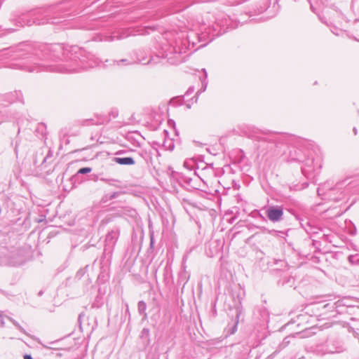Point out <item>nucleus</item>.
<instances>
[{
    "instance_id": "1",
    "label": "nucleus",
    "mask_w": 359,
    "mask_h": 359,
    "mask_svg": "<svg viewBox=\"0 0 359 359\" xmlns=\"http://www.w3.org/2000/svg\"><path fill=\"white\" fill-rule=\"evenodd\" d=\"M4 66L29 72L47 71L78 73L97 66L100 60L92 53L76 46L65 47L61 43H20L0 51Z\"/></svg>"
},
{
    "instance_id": "2",
    "label": "nucleus",
    "mask_w": 359,
    "mask_h": 359,
    "mask_svg": "<svg viewBox=\"0 0 359 359\" xmlns=\"http://www.w3.org/2000/svg\"><path fill=\"white\" fill-rule=\"evenodd\" d=\"M79 0H65L58 5L46 9H36L21 14H14L11 20L17 27L41 25L45 24H60L63 29L74 27L69 20H65L76 11L75 6Z\"/></svg>"
},
{
    "instance_id": "3",
    "label": "nucleus",
    "mask_w": 359,
    "mask_h": 359,
    "mask_svg": "<svg viewBox=\"0 0 359 359\" xmlns=\"http://www.w3.org/2000/svg\"><path fill=\"white\" fill-rule=\"evenodd\" d=\"M354 185V182L351 181L349 177L340 180L335 184L331 181H327L318 187L317 192L318 196L338 202L347 198Z\"/></svg>"
},
{
    "instance_id": "4",
    "label": "nucleus",
    "mask_w": 359,
    "mask_h": 359,
    "mask_svg": "<svg viewBox=\"0 0 359 359\" xmlns=\"http://www.w3.org/2000/svg\"><path fill=\"white\" fill-rule=\"evenodd\" d=\"M156 58H166L168 62L171 65H177L184 61L180 48L172 46L167 42L161 46V48L156 53L155 56L151 55L150 59L147 61H145V59L142 58L140 62L144 65L156 64L158 62V61L156 60Z\"/></svg>"
},
{
    "instance_id": "5",
    "label": "nucleus",
    "mask_w": 359,
    "mask_h": 359,
    "mask_svg": "<svg viewBox=\"0 0 359 359\" xmlns=\"http://www.w3.org/2000/svg\"><path fill=\"white\" fill-rule=\"evenodd\" d=\"M227 27H225L224 25L217 22L212 27L205 28V31H202L201 33L196 34L198 41L202 43L196 48H202L205 46L208 43L211 42L215 39L226 32Z\"/></svg>"
},
{
    "instance_id": "6",
    "label": "nucleus",
    "mask_w": 359,
    "mask_h": 359,
    "mask_svg": "<svg viewBox=\"0 0 359 359\" xmlns=\"http://www.w3.org/2000/svg\"><path fill=\"white\" fill-rule=\"evenodd\" d=\"M29 250L26 247H12L5 254L7 264L18 266L25 264L29 257Z\"/></svg>"
},
{
    "instance_id": "7",
    "label": "nucleus",
    "mask_w": 359,
    "mask_h": 359,
    "mask_svg": "<svg viewBox=\"0 0 359 359\" xmlns=\"http://www.w3.org/2000/svg\"><path fill=\"white\" fill-rule=\"evenodd\" d=\"M119 236V230L114 229L108 232L105 238V245L102 256L100 259V264L102 265H107L109 264L112 251L114 245Z\"/></svg>"
},
{
    "instance_id": "8",
    "label": "nucleus",
    "mask_w": 359,
    "mask_h": 359,
    "mask_svg": "<svg viewBox=\"0 0 359 359\" xmlns=\"http://www.w3.org/2000/svg\"><path fill=\"white\" fill-rule=\"evenodd\" d=\"M18 215V210L10 209L8 210V203L4 202L0 205V219L5 224L12 225L20 222V217H16Z\"/></svg>"
},
{
    "instance_id": "9",
    "label": "nucleus",
    "mask_w": 359,
    "mask_h": 359,
    "mask_svg": "<svg viewBox=\"0 0 359 359\" xmlns=\"http://www.w3.org/2000/svg\"><path fill=\"white\" fill-rule=\"evenodd\" d=\"M118 111L116 109H112L108 114V115H101L95 119L86 120L87 125H100L109 123L112 118H115L118 116Z\"/></svg>"
},
{
    "instance_id": "10",
    "label": "nucleus",
    "mask_w": 359,
    "mask_h": 359,
    "mask_svg": "<svg viewBox=\"0 0 359 359\" xmlns=\"http://www.w3.org/2000/svg\"><path fill=\"white\" fill-rule=\"evenodd\" d=\"M266 213L271 222H278L283 219V208L279 205L269 206Z\"/></svg>"
},
{
    "instance_id": "11",
    "label": "nucleus",
    "mask_w": 359,
    "mask_h": 359,
    "mask_svg": "<svg viewBox=\"0 0 359 359\" xmlns=\"http://www.w3.org/2000/svg\"><path fill=\"white\" fill-rule=\"evenodd\" d=\"M180 183H184L189 188L196 189V190H202L204 187V182L202 181L201 178L198 176H195L193 177H189L187 176L180 177Z\"/></svg>"
},
{
    "instance_id": "12",
    "label": "nucleus",
    "mask_w": 359,
    "mask_h": 359,
    "mask_svg": "<svg viewBox=\"0 0 359 359\" xmlns=\"http://www.w3.org/2000/svg\"><path fill=\"white\" fill-rule=\"evenodd\" d=\"M289 136L277 133H269L265 134L262 137L264 141L275 143L276 145L279 144H287L288 142Z\"/></svg>"
},
{
    "instance_id": "13",
    "label": "nucleus",
    "mask_w": 359,
    "mask_h": 359,
    "mask_svg": "<svg viewBox=\"0 0 359 359\" xmlns=\"http://www.w3.org/2000/svg\"><path fill=\"white\" fill-rule=\"evenodd\" d=\"M271 0H255L253 7L250 9L248 14L250 16L260 14L269 8Z\"/></svg>"
},
{
    "instance_id": "14",
    "label": "nucleus",
    "mask_w": 359,
    "mask_h": 359,
    "mask_svg": "<svg viewBox=\"0 0 359 359\" xmlns=\"http://www.w3.org/2000/svg\"><path fill=\"white\" fill-rule=\"evenodd\" d=\"M313 351L316 355H323L326 353H339L341 352V350L339 348L334 347L332 345L330 346V342L326 341L323 344L317 346Z\"/></svg>"
},
{
    "instance_id": "15",
    "label": "nucleus",
    "mask_w": 359,
    "mask_h": 359,
    "mask_svg": "<svg viewBox=\"0 0 359 359\" xmlns=\"http://www.w3.org/2000/svg\"><path fill=\"white\" fill-rule=\"evenodd\" d=\"M324 13L329 15L330 23L339 22L340 20L343 19L342 13L337 9L335 6H332V8L324 11Z\"/></svg>"
},
{
    "instance_id": "16",
    "label": "nucleus",
    "mask_w": 359,
    "mask_h": 359,
    "mask_svg": "<svg viewBox=\"0 0 359 359\" xmlns=\"http://www.w3.org/2000/svg\"><path fill=\"white\" fill-rule=\"evenodd\" d=\"M126 140L133 146L140 147L144 140V137L137 131L129 132L126 134Z\"/></svg>"
},
{
    "instance_id": "17",
    "label": "nucleus",
    "mask_w": 359,
    "mask_h": 359,
    "mask_svg": "<svg viewBox=\"0 0 359 359\" xmlns=\"http://www.w3.org/2000/svg\"><path fill=\"white\" fill-rule=\"evenodd\" d=\"M304 154L301 149L291 147L289 151V161L303 162Z\"/></svg>"
},
{
    "instance_id": "18",
    "label": "nucleus",
    "mask_w": 359,
    "mask_h": 359,
    "mask_svg": "<svg viewBox=\"0 0 359 359\" xmlns=\"http://www.w3.org/2000/svg\"><path fill=\"white\" fill-rule=\"evenodd\" d=\"M338 300L332 304L328 303L323 306V307L327 310H330L331 311H335L338 314H341L347 312V307L345 306H342L340 304V306H338Z\"/></svg>"
},
{
    "instance_id": "19",
    "label": "nucleus",
    "mask_w": 359,
    "mask_h": 359,
    "mask_svg": "<svg viewBox=\"0 0 359 359\" xmlns=\"http://www.w3.org/2000/svg\"><path fill=\"white\" fill-rule=\"evenodd\" d=\"M304 165L302 167V172L304 175H307L314 170V160L313 158H305L304 157V161L302 162Z\"/></svg>"
},
{
    "instance_id": "20",
    "label": "nucleus",
    "mask_w": 359,
    "mask_h": 359,
    "mask_svg": "<svg viewBox=\"0 0 359 359\" xmlns=\"http://www.w3.org/2000/svg\"><path fill=\"white\" fill-rule=\"evenodd\" d=\"M112 161L122 165H133L135 163L133 158L128 156H116L113 158Z\"/></svg>"
},
{
    "instance_id": "21",
    "label": "nucleus",
    "mask_w": 359,
    "mask_h": 359,
    "mask_svg": "<svg viewBox=\"0 0 359 359\" xmlns=\"http://www.w3.org/2000/svg\"><path fill=\"white\" fill-rule=\"evenodd\" d=\"M358 302L357 299L351 297H344L338 300V305L345 306L347 308H352L355 306V303Z\"/></svg>"
},
{
    "instance_id": "22",
    "label": "nucleus",
    "mask_w": 359,
    "mask_h": 359,
    "mask_svg": "<svg viewBox=\"0 0 359 359\" xmlns=\"http://www.w3.org/2000/svg\"><path fill=\"white\" fill-rule=\"evenodd\" d=\"M183 269L178 273V278L177 284L178 285H182V288L185 286L186 283L189 279V273L186 271L185 267L183 266Z\"/></svg>"
},
{
    "instance_id": "23",
    "label": "nucleus",
    "mask_w": 359,
    "mask_h": 359,
    "mask_svg": "<svg viewBox=\"0 0 359 359\" xmlns=\"http://www.w3.org/2000/svg\"><path fill=\"white\" fill-rule=\"evenodd\" d=\"M202 72H203L204 75L202 77H200V79H201V88L200 90H198L197 93H196V95L198 96V95L202 92H204L207 88V86H208V80H207V77H208V74H207V72L205 70V69H202Z\"/></svg>"
},
{
    "instance_id": "24",
    "label": "nucleus",
    "mask_w": 359,
    "mask_h": 359,
    "mask_svg": "<svg viewBox=\"0 0 359 359\" xmlns=\"http://www.w3.org/2000/svg\"><path fill=\"white\" fill-rule=\"evenodd\" d=\"M147 304L143 300L140 301L137 304V311L140 315L143 316V318H147V314L146 313Z\"/></svg>"
},
{
    "instance_id": "25",
    "label": "nucleus",
    "mask_w": 359,
    "mask_h": 359,
    "mask_svg": "<svg viewBox=\"0 0 359 359\" xmlns=\"http://www.w3.org/2000/svg\"><path fill=\"white\" fill-rule=\"evenodd\" d=\"M92 170L91 168H89V167H83V168H80L77 172L76 173V175H74L72 180H74V181H76L77 179L79 177L80 175H86V174H88L89 172H90Z\"/></svg>"
},
{
    "instance_id": "26",
    "label": "nucleus",
    "mask_w": 359,
    "mask_h": 359,
    "mask_svg": "<svg viewBox=\"0 0 359 359\" xmlns=\"http://www.w3.org/2000/svg\"><path fill=\"white\" fill-rule=\"evenodd\" d=\"M100 175H101V174H99V175L93 174L91 175L92 180H93L94 181H97V180H100L101 181H103V182H105L108 183L109 185H114L113 183L114 182H116V180H114V179H106V178H104V177H101Z\"/></svg>"
},
{
    "instance_id": "27",
    "label": "nucleus",
    "mask_w": 359,
    "mask_h": 359,
    "mask_svg": "<svg viewBox=\"0 0 359 359\" xmlns=\"http://www.w3.org/2000/svg\"><path fill=\"white\" fill-rule=\"evenodd\" d=\"M260 316L262 321L268 322L269 318V313L265 307L259 309Z\"/></svg>"
},
{
    "instance_id": "28",
    "label": "nucleus",
    "mask_w": 359,
    "mask_h": 359,
    "mask_svg": "<svg viewBox=\"0 0 359 359\" xmlns=\"http://www.w3.org/2000/svg\"><path fill=\"white\" fill-rule=\"evenodd\" d=\"M348 260L353 265H359V254L349 255Z\"/></svg>"
},
{
    "instance_id": "29",
    "label": "nucleus",
    "mask_w": 359,
    "mask_h": 359,
    "mask_svg": "<svg viewBox=\"0 0 359 359\" xmlns=\"http://www.w3.org/2000/svg\"><path fill=\"white\" fill-rule=\"evenodd\" d=\"M126 37L124 34H119L118 32H114L111 36H107V41H114L115 39H121Z\"/></svg>"
},
{
    "instance_id": "30",
    "label": "nucleus",
    "mask_w": 359,
    "mask_h": 359,
    "mask_svg": "<svg viewBox=\"0 0 359 359\" xmlns=\"http://www.w3.org/2000/svg\"><path fill=\"white\" fill-rule=\"evenodd\" d=\"M53 152L50 149H48L47 154L43 158V159L41 162V166H46V163L48 161V160L50 158H53Z\"/></svg>"
},
{
    "instance_id": "31",
    "label": "nucleus",
    "mask_w": 359,
    "mask_h": 359,
    "mask_svg": "<svg viewBox=\"0 0 359 359\" xmlns=\"http://www.w3.org/2000/svg\"><path fill=\"white\" fill-rule=\"evenodd\" d=\"M294 338V336H287L286 337L284 338V339L283 340L282 343L280 344V346L281 348H285L286 347L290 342V339H293Z\"/></svg>"
},
{
    "instance_id": "32",
    "label": "nucleus",
    "mask_w": 359,
    "mask_h": 359,
    "mask_svg": "<svg viewBox=\"0 0 359 359\" xmlns=\"http://www.w3.org/2000/svg\"><path fill=\"white\" fill-rule=\"evenodd\" d=\"M140 154L145 160L147 163H149V161L151 160V156L150 154L148 153L147 151H142Z\"/></svg>"
},
{
    "instance_id": "33",
    "label": "nucleus",
    "mask_w": 359,
    "mask_h": 359,
    "mask_svg": "<svg viewBox=\"0 0 359 359\" xmlns=\"http://www.w3.org/2000/svg\"><path fill=\"white\" fill-rule=\"evenodd\" d=\"M269 233L275 236L283 237V235L286 234L284 231H276L274 229L269 231Z\"/></svg>"
},
{
    "instance_id": "34",
    "label": "nucleus",
    "mask_w": 359,
    "mask_h": 359,
    "mask_svg": "<svg viewBox=\"0 0 359 359\" xmlns=\"http://www.w3.org/2000/svg\"><path fill=\"white\" fill-rule=\"evenodd\" d=\"M11 322L15 325V327L18 329L21 332L27 334L25 329L15 320L11 319Z\"/></svg>"
},
{
    "instance_id": "35",
    "label": "nucleus",
    "mask_w": 359,
    "mask_h": 359,
    "mask_svg": "<svg viewBox=\"0 0 359 359\" xmlns=\"http://www.w3.org/2000/svg\"><path fill=\"white\" fill-rule=\"evenodd\" d=\"M88 267V266L87 265L84 269L79 270L76 274V278L79 279L81 278V277L86 273Z\"/></svg>"
},
{
    "instance_id": "36",
    "label": "nucleus",
    "mask_w": 359,
    "mask_h": 359,
    "mask_svg": "<svg viewBox=\"0 0 359 359\" xmlns=\"http://www.w3.org/2000/svg\"><path fill=\"white\" fill-rule=\"evenodd\" d=\"M115 62L118 65H130L131 64V62H130L128 60L126 59H122V60H117V61H115Z\"/></svg>"
},
{
    "instance_id": "37",
    "label": "nucleus",
    "mask_w": 359,
    "mask_h": 359,
    "mask_svg": "<svg viewBox=\"0 0 359 359\" xmlns=\"http://www.w3.org/2000/svg\"><path fill=\"white\" fill-rule=\"evenodd\" d=\"M122 194L121 191H116V192H113L111 194H109V196H110V199L111 201L114 199V198H116L117 197H118L121 194Z\"/></svg>"
},
{
    "instance_id": "38",
    "label": "nucleus",
    "mask_w": 359,
    "mask_h": 359,
    "mask_svg": "<svg viewBox=\"0 0 359 359\" xmlns=\"http://www.w3.org/2000/svg\"><path fill=\"white\" fill-rule=\"evenodd\" d=\"M150 244H149V250H152L154 245V233H150Z\"/></svg>"
},
{
    "instance_id": "39",
    "label": "nucleus",
    "mask_w": 359,
    "mask_h": 359,
    "mask_svg": "<svg viewBox=\"0 0 359 359\" xmlns=\"http://www.w3.org/2000/svg\"><path fill=\"white\" fill-rule=\"evenodd\" d=\"M149 330L148 328H143L141 332V337H149Z\"/></svg>"
},
{
    "instance_id": "40",
    "label": "nucleus",
    "mask_w": 359,
    "mask_h": 359,
    "mask_svg": "<svg viewBox=\"0 0 359 359\" xmlns=\"http://www.w3.org/2000/svg\"><path fill=\"white\" fill-rule=\"evenodd\" d=\"M166 143H167V142H166V141H165V142H163V146H164L165 147L168 148V149L169 150H170V151H171V150H172V149H174V144H173V143L172 142V141H171V140L169 142L168 145H166Z\"/></svg>"
},
{
    "instance_id": "41",
    "label": "nucleus",
    "mask_w": 359,
    "mask_h": 359,
    "mask_svg": "<svg viewBox=\"0 0 359 359\" xmlns=\"http://www.w3.org/2000/svg\"><path fill=\"white\" fill-rule=\"evenodd\" d=\"M111 199H110V196H109V194H104L102 198V201L103 203H107L109 201H110Z\"/></svg>"
},
{
    "instance_id": "42",
    "label": "nucleus",
    "mask_w": 359,
    "mask_h": 359,
    "mask_svg": "<svg viewBox=\"0 0 359 359\" xmlns=\"http://www.w3.org/2000/svg\"><path fill=\"white\" fill-rule=\"evenodd\" d=\"M194 92V87H189L187 91L186 92L184 96L188 97L189 95L192 94Z\"/></svg>"
},
{
    "instance_id": "43",
    "label": "nucleus",
    "mask_w": 359,
    "mask_h": 359,
    "mask_svg": "<svg viewBox=\"0 0 359 359\" xmlns=\"http://www.w3.org/2000/svg\"><path fill=\"white\" fill-rule=\"evenodd\" d=\"M18 150H19V142L18 140H16L15 143V147H14V151H15L16 156H18Z\"/></svg>"
},
{
    "instance_id": "44",
    "label": "nucleus",
    "mask_w": 359,
    "mask_h": 359,
    "mask_svg": "<svg viewBox=\"0 0 359 359\" xmlns=\"http://www.w3.org/2000/svg\"><path fill=\"white\" fill-rule=\"evenodd\" d=\"M83 316V313H80L79 315V317H78V323H79L80 330H82V327H81V318Z\"/></svg>"
},
{
    "instance_id": "45",
    "label": "nucleus",
    "mask_w": 359,
    "mask_h": 359,
    "mask_svg": "<svg viewBox=\"0 0 359 359\" xmlns=\"http://www.w3.org/2000/svg\"><path fill=\"white\" fill-rule=\"evenodd\" d=\"M126 151H124V150H120V151H117V152L116 153V156H121V155H122V154H126Z\"/></svg>"
},
{
    "instance_id": "46",
    "label": "nucleus",
    "mask_w": 359,
    "mask_h": 359,
    "mask_svg": "<svg viewBox=\"0 0 359 359\" xmlns=\"http://www.w3.org/2000/svg\"><path fill=\"white\" fill-rule=\"evenodd\" d=\"M4 324V318L0 314V327H2Z\"/></svg>"
},
{
    "instance_id": "47",
    "label": "nucleus",
    "mask_w": 359,
    "mask_h": 359,
    "mask_svg": "<svg viewBox=\"0 0 359 359\" xmlns=\"http://www.w3.org/2000/svg\"><path fill=\"white\" fill-rule=\"evenodd\" d=\"M24 359H33L31 355L25 354L24 355Z\"/></svg>"
},
{
    "instance_id": "48",
    "label": "nucleus",
    "mask_w": 359,
    "mask_h": 359,
    "mask_svg": "<svg viewBox=\"0 0 359 359\" xmlns=\"http://www.w3.org/2000/svg\"><path fill=\"white\" fill-rule=\"evenodd\" d=\"M43 346L45 347V348H50V349H55V347H52L50 346H47V345H44V344H43Z\"/></svg>"
},
{
    "instance_id": "49",
    "label": "nucleus",
    "mask_w": 359,
    "mask_h": 359,
    "mask_svg": "<svg viewBox=\"0 0 359 359\" xmlns=\"http://www.w3.org/2000/svg\"><path fill=\"white\" fill-rule=\"evenodd\" d=\"M353 130L354 134L357 135V129H356V128H353Z\"/></svg>"
},
{
    "instance_id": "50",
    "label": "nucleus",
    "mask_w": 359,
    "mask_h": 359,
    "mask_svg": "<svg viewBox=\"0 0 359 359\" xmlns=\"http://www.w3.org/2000/svg\"><path fill=\"white\" fill-rule=\"evenodd\" d=\"M56 343H57V341H50V342H49L48 344H49L50 345H54V344H55Z\"/></svg>"
},
{
    "instance_id": "51",
    "label": "nucleus",
    "mask_w": 359,
    "mask_h": 359,
    "mask_svg": "<svg viewBox=\"0 0 359 359\" xmlns=\"http://www.w3.org/2000/svg\"><path fill=\"white\" fill-rule=\"evenodd\" d=\"M193 47H194L196 45V43L195 41H192Z\"/></svg>"
},
{
    "instance_id": "52",
    "label": "nucleus",
    "mask_w": 359,
    "mask_h": 359,
    "mask_svg": "<svg viewBox=\"0 0 359 359\" xmlns=\"http://www.w3.org/2000/svg\"><path fill=\"white\" fill-rule=\"evenodd\" d=\"M42 294H43V292H42V291H40V292H39V296L42 295Z\"/></svg>"
},
{
    "instance_id": "53",
    "label": "nucleus",
    "mask_w": 359,
    "mask_h": 359,
    "mask_svg": "<svg viewBox=\"0 0 359 359\" xmlns=\"http://www.w3.org/2000/svg\"><path fill=\"white\" fill-rule=\"evenodd\" d=\"M163 133H165L166 135L168 133V131L166 130H163Z\"/></svg>"
},
{
    "instance_id": "54",
    "label": "nucleus",
    "mask_w": 359,
    "mask_h": 359,
    "mask_svg": "<svg viewBox=\"0 0 359 359\" xmlns=\"http://www.w3.org/2000/svg\"><path fill=\"white\" fill-rule=\"evenodd\" d=\"M11 30H13V31H15V30H16L17 29H16V28H11Z\"/></svg>"
},
{
    "instance_id": "55",
    "label": "nucleus",
    "mask_w": 359,
    "mask_h": 359,
    "mask_svg": "<svg viewBox=\"0 0 359 359\" xmlns=\"http://www.w3.org/2000/svg\"><path fill=\"white\" fill-rule=\"evenodd\" d=\"M332 32L335 34L336 35H338L339 34L338 33H335L334 31L332 30Z\"/></svg>"
},
{
    "instance_id": "56",
    "label": "nucleus",
    "mask_w": 359,
    "mask_h": 359,
    "mask_svg": "<svg viewBox=\"0 0 359 359\" xmlns=\"http://www.w3.org/2000/svg\"><path fill=\"white\" fill-rule=\"evenodd\" d=\"M357 27H359V22H358V25H357Z\"/></svg>"
}]
</instances>
